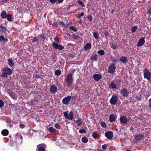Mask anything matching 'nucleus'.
<instances>
[{
	"mask_svg": "<svg viewBox=\"0 0 151 151\" xmlns=\"http://www.w3.org/2000/svg\"><path fill=\"white\" fill-rule=\"evenodd\" d=\"M13 18V16L12 15L8 14L6 18L8 21H12V19Z\"/></svg>",
	"mask_w": 151,
	"mask_h": 151,
	"instance_id": "obj_27",
	"label": "nucleus"
},
{
	"mask_svg": "<svg viewBox=\"0 0 151 151\" xmlns=\"http://www.w3.org/2000/svg\"><path fill=\"white\" fill-rule=\"evenodd\" d=\"M113 82V81H112L110 85V86L112 89H115L116 88V84L114 83Z\"/></svg>",
	"mask_w": 151,
	"mask_h": 151,
	"instance_id": "obj_34",
	"label": "nucleus"
},
{
	"mask_svg": "<svg viewBox=\"0 0 151 151\" xmlns=\"http://www.w3.org/2000/svg\"><path fill=\"white\" fill-rule=\"evenodd\" d=\"M116 84L118 86H120L121 85V81L119 79L117 80L116 82Z\"/></svg>",
	"mask_w": 151,
	"mask_h": 151,
	"instance_id": "obj_47",
	"label": "nucleus"
},
{
	"mask_svg": "<svg viewBox=\"0 0 151 151\" xmlns=\"http://www.w3.org/2000/svg\"><path fill=\"white\" fill-rule=\"evenodd\" d=\"M93 19L91 15H90L88 16L87 19L89 20V21L91 22L92 21Z\"/></svg>",
	"mask_w": 151,
	"mask_h": 151,
	"instance_id": "obj_54",
	"label": "nucleus"
},
{
	"mask_svg": "<svg viewBox=\"0 0 151 151\" xmlns=\"http://www.w3.org/2000/svg\"><path fill=\"white\" fill-rule=\"evenodd\" d=\"M84 13L83 12H82L80 14L78 15L76 14V16L78 19H80L81 18V17L83 16L84 15Z\"/></svg>",
	"mask_w": 151,
	"mask_h": 151,
	"instance_id": "obj_44",
	"label": "nucleus"
},
{
	"mask_svg": "<svg viewBox=\"0 0 151 151\" xmlns=\"http://www.w3.org/2000/svg\"><path fill=\"white\" fill-rule=\"evenodd\" d=\"M55 130V129L53 127H49L48 129L49 132L51 133H53Z\"/></svg>",
	"mask_w": 151,
	"mask_h": 151,
	"instance_id": "obj_43",
	"label": "nucleus"
},
{
	"mask_svg": "<svg viewBox=\"0 0 151 151\" xmlns=\"http://www.w3.org/2000/svg\"><path fill=\"white\" fill-rule=\"evenodd\" d=\"M145 38L144 37H141L138 41L137 44V46L139 47L142 46L145 43Z\"/></svg>",
	"mask_w": 151,
	"mask_h": 151,
	"instance_id": "obj_15",
	"label": "nucleus"
},
{
	"mask_svg": "<svg viewBox=\"0 0 151 151\" xmlns=\"http://www.w3.org/2000/svg\"><path fill=\"white\" fill-rule=\"evenodd\" d=\"M81 140L83 143H86L88 142V139L86 137H83L82 138Z\"/></svg>",
	"mask_w": 151,
	"mask_h": 151,
	"instance_id": "obj_39",
	"label": "nucleus"
},
{
	"mask_svg": "<svg viewBox=\"0 0 151 151\" xmlns=\"http://www.w3.org/2000/svg\"><path fill=\"white\" fill-rule=\"evenodd\" d=\"M94 37L96 39L98 40L99 38V34L97 32H95L93 33Z\"/></svg>",
	"mask_w": 151,
	"mask_h": 151,
	"instance_id": "obj_26",
	"label": "nucleus"
},
{
	"mask_svg": "<svg viewBox=\"0 0 151 151\" xmlns=\"http://www.w3.org/2000/svg\"><path fill=\"white\" fill-rule=\"evenodd\" d=\"M102 148L104 150L106 149L107 147V145L106 144H104L102 146Z\"/></svg>",
	"mask_w": 151,
	"mask_h": 151,
	"instance_id": "obj_55",
	"label": "nucleus"
},
{
	"mask_svg": "<svg viewBox=\"0 0 151 151\" xmlns=\"http://www.w3.org/2000/svg\"><path fill=\"white\" fill-rule=\"evenodd\" d=\"M104 34V35H105V36H109V32H107V31H106L105 32Z\"/></svg>",
	"mask_w": 151,
	"mask_h": 151,
	"instance_id": "obj_62",
	"label": "nucleus"
},
{
	"mask_svg": "<svg viewBox=\"0 0 151 151\" xmlns=\"http://www.w3.org/2000/svg\"><path fill=\"white\" fill-rule=\"evenodd\" d=\"M73 36L74 37V39L76 40H77L80 37L79 36L74 34H73Z\"/></svg>",
	"mask_w": 151,
	"mask_h": 151,
	"instance_id": "obj_53",
	"label": "nucleus"
},
{
	"mask_svg": "<svg viewBox=\"0 0 151 151\" xmlns=\"http://www.w3.org/2000/svg\"><path fill=\"white\" fill-rule=\"evenodd\" d=\"M8 64L9 66L11 67H13L14 65V63L12 60L11 59H9L8 60Z\"/></svg>",
	"mask_w": 151,
	"mask_h": 151,
	"instance_id": "obj_24",
	"label": "nucleus"
},
{
	"mask_svg": "<svg viewBox=\"0 0 151 151\" xmlns=\"http://www.w3.org/2000/svg\"><path fill=\"white\" fill-rule=\"evenodd\" d=\"M111 60L112 61V62L115 63H117V61H118V60L116 58H115L114 57H111Z\"/></svg>",
	"mask_w": 151,
	"mask_h": 151,
	"instance_id": "obj_35",
	"label": "nucleus"
},
{
	"mask_svg": "<svg viewBox=\"0 0 151 151\" xmlns=\"http://www.w3.org/2000/svg\"><path fill=\"white\" fill-rule=\"evenodd\" d=\"M2 73L1 76L7 78L8 75H10L12 73V70L9 67H4L2 70Z\"/></svg>",
	"mask_w": 151,
	"mask_h": 151,
	"instance_id": "obj_1",
	"label": "nucleus"
},
{
	"mask_svg": "<svg viewBox=\"0 0 151 151\" xmlns=\"http://www.w3.org/2000/svg\"><path fill=\"white\" fill-rule=\"evenodd\" d=\"M116 66L113 64H111L108 66V72L110 74H113L115 71Z\"/></svg>",
	"mask_w": 151,
	"mask_h": 151,
	"instance_id": "obj_3",
	"label": "nucleus"
},
{
	"mask_svg": "<svg viewBox=\"0 0 151 151\" xmlns=\"http://www.w3.org/2000/svg\"><path fill=\"white\" fill-rule=\"evenodd\" d=\"M147 20L148 22H151V16L150 17V16H148Z\"/></svg>",
	"mask_w": 151,
	"mask_h": 151,
	"instance_id": "obj_60",
	"label": "nucleus"
},
{
	"mask_svg": "<svg viewBox=\"0 0 151 151\" xmlns=\"http://www.w3.org/2000/svg\"><path fill=\"white\" fill-rule=\"evenodd\" d=\"M92 136L95 139L97 138L98 136V134L97 132H93L92 134Z\"/></svg>",
	"mask_w": 151,
	"mask_h": 151,
	"instance_id": "obj_36",
	"label": "nucleus"
},
{
	"mask_svg": "<svg viewBox=\"0 0 151 151\" xmlns=\"http://www.w3.org/2000/svg\"><path fill=\"white\" fill-rule=\"evenodd\" d=\"M0 30L5 33L6 32V29L5 27L1 26L0 27Z\"/></svg>",
	"mask_w": 151,
	"mask_h": 151,
	"instance_id": "obj_38",
	"label": "nucleus"
},
{
	"mask_svg": "<svg viewBox=\"0 0 151 151\" xmlns=\"http://www.w3.org/2000/svg\"><path fill=\"white\" fill-rule=\"evenodd\" d=\"M138 27L136 26H134L131 28V32L132 33H134L137 29Z\"/></svg>",
	"mask_w": 151,
	"mask_h": 151,
	"instance_id": "obj_37",
	"label": "nucleus"
},
{
	"mask_svg": "<svg viewBox=\"0 0 151 151\" xmlns=\"http://www.w3.org/2000/svg\"><path fill=\"white\" fill-rule=\"evenodd\" d=\"M52 26H53L55 27H58V23L57 22H54L53 24H52Z\"/></svg>",
	"mask_w": 151,
	"mask_h": 151,
	"instance_id": "obj_56",
	"label": "nucleus"
},
{
	"mask_svg": "<svg viewBox=\"0 0 151 151\" xmlns=\"http://www.w3.org/2000/svg\"><path fill=\"white\" fill-rule=\"evenodd\" d=\"M100 124L101 126L103 128H106V125L104 122H102Z\"/></svg>",
	"mask_w": 151,
	"mask_h": 151,
	"instance_id": "obj_46",
	"label": "nucleus"
},
{
	"mask_svg": "<svg viewBox=\"0 0 151 151\" xmlns=\"http://www.w3.org/2000/svg\"><path fill=\"white\" fill-rule=\"evenodd\" d=\"M68 56L72 57V58H73L75 57V55L72 53H69L68 54Z\"/></svg>",
	"mask_w": 151,
	"mask_h": 151,
	"instance_id": "obj_57",
	"label": "nucleus"
},
{
	"mask_svg": "<svg viewBox=\"0 0 151 151\" xmlns=\"http://www.w3.org/2000/svg\"><path fill=\"white\" fill-rule=\"evenodd\" d=\"M78 132L79 133L82 134L86 133V131L83 128L80 129L79 130Z\"/></svg>",
	"mask_w": 151,
	"mask_h": 151,
	"instance_id": "obj_40",
	"label": "nucleus"
},
{
	"mask_svg": "<svg viewBox=\"0 0 151 151\" xmlns=\"http://www.w3.org/2000/svg\"><path fill=\"white\" fill-rule=\"evenodd\" d=\"M57 0H50L49 1L52 4L55 3Z\"/></svg>",
	"mask_w": 151,
	"mask_h": 151,
	"instance_id": "obj_61",
	"label": "nucleus"
},
{
	"mask_svg": "<svg viewBox=\"0 0 151 151\" xmlns=\"http://www.w3.org/2000/svg\"><path fill=\"white\" fill-rule=\"evenodd\" d=\"M0 42H8V39L7 38H5L3 35H1L0 36Z\"/></svg>",
	"mask_w": 151,
	"mask_h": 151,
	"instance_id": "obj_25",
	"label": "nucleus"
},
{
	"mask_svg": "<svg viewBox=\"0 0 151 151\" xmlns=\"http://www.w3.org/2000/svg\"><path fill=\"white\" fill-rule=\"evenodd\" d=\"M119 61L122 62L123 64H125L128 62V60L127 57L122 56L120 58Z\"/></svg>",
	"mask_w": 151,
	"mask_h": 151,
	"instance_id": "obj_16",
	"label": "nucleus"
},
{
	"mask_svg": "<svg viewBox=\"0 0 151 151\" xmlns=\"http://www.w3.org/2000/svg\"><path fill=\"white\" fill-rule=\"evenodd\" d=\"M97 53L101 56H103L105 54V52L104 50H101L98 51Z\"/></svg>",
	"mask_w": 151,
	"mask_h": 151,
	"instance_id": "obj_30",
	"label": "nucleus"
},
{
	"mask_svg": "<svg viewBox=\"0 0 151 151\" xmlns=\"http://www.w3.org/2000/svg\"><path fill=\"white\" fill-rule=\"evenodd\" d=\"M77 2L81 7H83L85 6V5L83 2L81 0H77Z\"/></svg>",
	"mask_w": 151,
	"mask_h": 151,
	"instance_id": "obj_31",
	"label": "nucleus"
},
{
	"mask_svg": "<svg viewBox=\"0 0 151 151\" xmlns=\"http://www.w3.org/2000/svg\"><path fill=\"white\" fill-rule=\"evenodd\" d=\"M144 76L145 78H146L148 81L151 80V73L147 69H145L144 71Z\"/></svg>",
	"mask_w": 151,
	"mask_h": 151,
	"instance_id": "obj_2",
	"label": "nucleus"
},
{
	"mask_svg": "<svg viewBox=\"0 0 151 151\" xmlns=\"http://www.w3.org/2000/svg\"><path fill=\"white\" fill-rule=\"evenodd\" d=\"M55 127L56 129H60V127L58 123H56L55 125Z\"/></svg>",
	"mask_w": 151,
	"mask_h": 151,
	"instance_id": "obj_50",
	"label": "nucleus"
},
{
	"mask_svg": "<svg viewBox=\"0 0 151 151\" xmlns=\"http://www.w3.org/2000/svg\"><path fill=\"white\" fill-rule=\"evenodd\" d=\"M40 75L38 71H36L34 73L33 75V77L37 79L40 78Z\"/></svg>",
	"mask_w": 151,
	"mask_h": 151,
	"instance_id": "obj_20",
	"label": "nucleus"
},
{
	"mask_svg": "<svg viewBox=\"0 0 151 151\" xmlns=\"http://www.w3.org/2000/svg\"><path fill=\"white\" fill-rule=\"evenodd\" d=\"M9 94L11 97L14 99H16L17 98L16 94L13 92H10Z\"/></svg>",
	"mask_w": 151,
	"mask_h": 151,
	"instance_id": "obj_22",
	"label": "nucleus"
},
{
	"mask_svg": "<svg viewBox=\"0 0 151 151\" xmlns=\"http://www.w3.org/2000/svg\"><path fill=\"white\" fill-rule=\"evenodd\" d=\"M52 45L53 48H55V49L62 50L64 49V46L60 45L58 44V43L53 42L52 43Z\"/></svg>",
	"mask_w": 151,
	"mask_h": 151,
	"instance_id": "obj_7",
	"label": "nucleus"
},
{
	"mask_svg": "<svg viewBox=\"0 0 151 151\" xmlns=\"http://www.w3.org/2000/svg\"><path fill=\"white\" fill-rule=\"evenodd\" d=\"M118 99L117 96L113 95L110 100V103L111 105H115L116 104Z\"/></svg>",
	"mask_w": 151,
	"mask_h": 151,
	"instance_id": "obj_5",
	"label": "nucleus"
},
{
	"mask_svg": "<svg viewBox=\"0 0 151 151\" xmlns=\"http://www.w3.org/2000/svg\"><path fill=\"white\" fill-rule=\"evenodd\" d=\"M36 150L37 151H45V148H46V145L44 144H41L37 145V146Z\"/></svg>",
	"mask_w": 151,
	"mask_h": 151,
	"instance_id": "obj_6",
	"label": "nucleus"
},
{
	"mask_svg": "<svg viewBox=\"0 0 151 151\" xmlns=\"http://www.w3.org/2000/svg\"><path fill=\"white\" fill-rule=\"evenodd\" d=\"M120 122L122 124L126 125L129 122L128 119L124 115L121 116L120 118Z\"/></svg>",
	"mask_w": 151,
	"mask_h": 151,
	"instance_id": "obj_8",
	"label": "nucleus"
},
{
	"mask_svg": "<svg viewBox=\"0 0 151 151\" xmlns=\"http://www.w3.org/2000/svg\"><path fill=\"white\" fill-rule=\"evenodd\" d=\"M59 24L60 25H62L63 26L67 27L69 25V24H65L64 23L61 21H58Z\"/></svg>",
	"mask_w": 151,
	"mask_h": 151,
	"instance_id": "obj_33",
	"label": "nucleus"
},
{
	"mask_svg": "<svg viewBox=\"0 0 151 151\" xmlns=\"http://www.w3.org/2000/svg\"><path fill=\"white\" fill-rule=\"evenodd\" d=\"M76 122V123H78L77 125L78 126H81L83 123L81 119L80 118H78V119Z\"/></svg>",
	"mask_w": 151,
	"mask_h": 151,
	"instance_id": "obj_23",
	"label": "nucleus"
},
{
	"mask_svg": "<svg viewBox=\"0 0 151 151\" xmlns=\"http://www.w3.org/2000/svg\"><path fill=\"white\" fill-rule=\"evenodd\" d=\"M54 40L56 42H58L60 40L59 38L58 37H56Z\"/></svg>",
	"mask_w": 151,
	"mask_h": 151,
	"instance_id": "obj_58",
	"label": "nucleus"
},
{
	"mask_svg": "<svg viewBox=\"0 0 151 151\" xmlns=\"http://www.w3.org/2000/svg\"><path fill=\"white\" fill-rule=\"evenodd\" d=\"M147 14L151 15V9L149 8V9H147Z\"/></svg>",
	"mask_w": 151,
	"mask_h": 151,
	"instance_id": "obj_59",
	"label": "nucleus"
},
{
	"mask_svg": "<svg viewBox=\"0 0 151 151\" xmlns=\"http://www.w3.org/2000/svg\"><path fill=\"white\" fill-rule=\"evenodd\" d=\"M34 38V39L32 40V42L34 43L35 42H37V43H39L40 42V41L39 39L37 38V37H32Z\"/></svg>",
	"mask_w": 151,
	"mask_h": 151,
	"instance_id": "obj_32",
	"label": "nucleus"
},
{
	"mask_svg": "<svg viewBox=\"0 0 151 151\" xmlns=\"http://www.w3.org/2000/svg\"><path fill=\"white\" fill-rule=\"evenodd\" d=\"M71 99V96H68L64 98L62 100L63 104L65 105H68Z\"/></svg>",
	"mask_w": 151,
	"mask_h": 151,
	"instance_id": "obj_11",
	"label": "nucleus"
},
{
	"mask_svg": "<svg viewBox=\"0 0 151 151\" xmlns=\"http://www.w3.org/2000/svg\"><path fill=\"white\" fill-rule=\"evenodd\" d=\"M97 59V55L95 54L94 55H92L91 57V59L92 60H94V61H96Z\"/></svg>",
	"mask_w": 151,
	"mask_h": 151,
	"instance_id": "obj_29",
	"label": "nucleus"
},
{
	"mask_svg": "<svg viewBox=\"0 0 151 151\" xmlns=\"http://www.w3.org/2000/svg\"><path fill=\"white\" fill-rule=\"evenodd\" d=\"M121 94L124 97L128 96L129 94V92L126 88H123L120 91Z\"/></svg>",
	"mask_w": 151,
	"mask_h": 151,
	"instance_id": "obj_10",
	"label": "nucleus"
},
{
	"mask_svg": "<svg viewBox=\"0 0 151 151\" xmlns=\"http://www.w3.org/2000/svg\"><path fill=\"white\" fill-rule=\"evenodd\" d=\"M57 87L54 85H51L50 86V90L51 93H55L57 91Z\"/></svg>",
	"mask_w": 151,
	"mask_h": 151,
	"instance_id": "obj_12",
	"label": "nucleus"
},
{
	"mask_svg": "<svg viewBox=\"0 0 151 151\" xmlns=\"http://www.w3.org/2000/svg\"><path fill=\"white\" fill-rule=\"evenodd\" d=\"M73 112L72 111H70L68 117L69 119H70L71 120H73Z\"/></svg>",
	"mask_w": 151,
	"mask_h": 151,
	"instance_id": "obj_28",
	"label": "nucleus"
},
{
	"mask_svg": "<svg viewBox=\"0 0 151 151\" xmlns=\"http://www.w3.org/2000/svg\"><path fill=\"white\" fill-rule=\"evenodd\" d=\"M69 29H71L74 31V32H76L77 30L76 28V27L73 26H70L69 27Z\"/></svg>",
	"mask_w": 151,
	"mask_h": 151,
	"instance_id": "obj_45",
	"label": "nucleus"
},
{
	"mask_svg": "<svg viewBox=\"0 0 151 151\" xmlns=\"http://www.w3.org/2000/svg\"><path fill=\"white\" fill-rule=\"evenodd\" d=\"M9 133L8 130L6 129L3 130L1 132V134L4 136H7Z\"/></svg>",
	"mask_w": 151,
	"mask_h": 151,
	"instance_id": "obj_21",
	"label": "nucleus"
},
{
	"mask_svg": "<svg viewBox=\"0 0 151 151\" xmlns=\"http://www.w3.org/2000/svg\"><path fill=\"white\" fill-rule=\"evenodd\" d=\"M64 115L66 119H69L68 117V114L67 112H64Z\"/></svg>",
	"mask_w": 151,
	"mask_h": 151,
	"instance_id": "obj_52",
	"label": "nucleus"
},
{
	"mask_svg": "<svg viewBox=\"0 0 151 151\" xmlns=\"http://www.w3.org/2000/svg\"><path fill=\"white\" fill-rule=\"evenodd\" d=\"M135 139L137 141H139L141 139L144 138V134H136L134 137Z\"/></svg>",
	"mask_w": 151,
	"mask_h": 151,
	"instance_id": "obj_14",
	"label": "nucleus"
},
{
	"mask_svg": "<svg viewBox=\"0 0 151 151\" xmlns=\"http://www.w3.org/2000/svg\"><path fill=\"white\" fill-rule=\"evenodd\" d=\"M105 135L107 138L109 139H111L113 136V133L112 132L109 131L105 133Z\"/></svg>",
	"mask_w": 151,
	"mask_h": 151,
	"instance_id": "obj_13",
	"label": "nucleus"
},
{
	"mask_svg": "<svg viewBox=\"0 0 151 151\" xmlns=\"http://www.w3.org/2000/svg\"><path fill=\"white\" fill-rule=\"evenodd\" d=\"M91 43H87L84 47V50L85 51H87L90 50L91 47Z\"/></svg>",
	"mask_w": 151,
	"mask_h": 151,
	"instance_id": "obj_18",
	"label": "nucleus"
},
{
	"mask_svg": "<svg viewBox=\"0 0 151 151\" xmlns=\"http://www.w3.org/2000/svg\"><path fill=\"white\" fill-rule=\"evenodd\" d=\"M142 95H140L138 96H136L135 98L137 99L138 101H141L142 100Z\"/></svg>",
	"mask_w": 151,
	"mask_h": 151,
	"instance_id": "obj_49",
	"label": "nucleus"
},
{
	"mask_svg": "<svg viewBox=\"0 0 151 151\" xmlns=\"http://www.w3.org/2000/svg\"><path fill=\"white\" fill-rule=\"evenodd\" d=\"M111 47L114 50L116 49L118 47L117 45L116 44H113L111 45Z\"/></svg>",
	"mask_w": 151,
	"mask_h": 151,
	"instance_id": "obj_48",
	"label": "nucleus"
},
{
	"mask_svg": "<svg viewBox=\"0 0 151 151\" xmlns=\"http://www.w3.org/2000/svg\"><path fill=\"white\" fill-rule=\"evenodd\" d=\"M4 102L1 99H0V107H2L4 106Z\"/></svg>",
	"mask_w": 151,
	"mask_h": 151,
	"instance_id": "obj_51",
	"label": "nucleus"
},
{
	"mask_svg": "<svg viewBox=\"0 0 151 151\" xmlns=\"http://www.w3.org/2000/svg\"><path fill=\"white\" fill-rule=\"evenodd\" d=\"M40 36H41V38L42 39H45V36L43 34H41L40 35Z\"/></svg>",
	"mask_w": 151,
	"mask_h": 151,
	"instance_id": "obj_63",
	"label": "nucleus"
},
{
	"mask_svg": "<svg viewBox=\"0 0 151 151\" xmlns=\"http://www.w3.org/2000/svg\"><path fill=\"white\" fill-rule=\"evenodd\" d=\"M8 14L5 11H3L0 14V16L1 17L2 19H6L7 17V16Z\"/></svg>",
	"mask_w": 151,
	"mask_h": 151,
	"instance_id": "obj_19",
	"label": "nucleus"
},
{
	"mask_svg": "<svg viewBox=\"0 0 151 151\" xmlns=\"http://www.w3.org/2000/svg\"><path fill=\"white\" fill-rule=\"evenodd\" d=\"M73 73H69L66 76V81L68 82L69 85L72 84L73 79Z\"/></svg>",
	"mask_w": 151,
	"mask_h": 151,
	"instance_id": "obj_4",
	"label": "nucleus"
},
{
	"mask_svg": "<svg viewBox=\"0 0 151 151\" xmlns=\"http://www.w3.org/2000/svg\"><path fill=\"white\" fill-rule=\"evenodd\" d=\"M149 101L150 102V103L149 104V106L151 109V98L149 99Z\"/></svg>",
	"mask_w": 151,
	"mask_h": 151,
	"instance_id": "obj_64",
	"label": "nucleus"
},
{
	"mask_svg": "<svg viewBox=\"0 0 151 151\" xmlns=\"http://www.w3.org/2000/svg\"><path fill=\"white\" fill-rule=\"evenodd\" d=\"M16 137L17 138V139L20 138L21 139V141H22L23 137L20 134H17L16 135Z\"/></svg>",
	"mask_w": 151,
	"mask_h": 151,
	"instance_id": "obj_42",
	"label": "nucleus"
},
{
	"mask_svg": "<svg viewBox=\"0 0 151 151\" xmlns=\"http://www.w3.org/2000/svg\"><path fill=\"white\" fill-rule=\"evenodd\" d=\"M61 73V71L59 70H57L55 71V74L57 76H60Z\"/></svg>",
	"mask_w": 151,
	"mask_h": 151,
	"instance_id": "obj_41",
	"label": "nucleus"
},
{
	"mask_svg": "<svg viewBox=\"0 0 151 151\" xmlns=\"http://www.w3.org/2000/svg\"><path fill=\"white\" fill-rule=\"evenodd\" d=\"M93 78L94 80L96 81H99L102 78V76L101 74H94L93 75Z\"/></svg>",
	"mask_w": 151,
	"mask_h": 151,
	"instance_id": "obj_9",
	"label": "nucleus"
},
{
	"mask_svg": "<svg viewBox=\"0 0 151 151\" xmlns=\"http://www.w3.org/2000/svg\"><path fill=\"white\" fill-rule=\"evenodd\" d=\"M116 116L114 114H112L109 116V120L111 122H114L116 120Z\"/></svg>",
	"mask_w": 151,
	"mask_h": 151,
	"instance_id": "obj_17",
	"label": "nucleus"
}]
</instances>
